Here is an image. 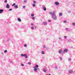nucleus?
<instances>
[{
	"label": "nucleus",
	"mask_w": 75,
	"mask_h": 75,
	"mask_svg": "<svg viewBox=\"0 0 75 75\" xmlns=\"http://www.w3.org/2000/svg\"><path fill=\"white\" fill-rule=\"evenodd\" d=\"M50 14L52 15V17L54 20H57V17L55 15V11L52 12H50Z\"/></svg>",
	"instance_id": "1"
},
{
	"label": "nucleus",
	"mask_w": 75,
	"mask_h": 75,
	"mask_svg": "<svg viewBox=\"0 0 75 75\" xmlns=\"http://www.w3.org/2000/svg\"><path fill=\"white\" fill-rule=\"evenodd\" d=\"M21 57H25L26 58H27L28 57H27V55L26 54H21Z\"/></svg>",
	"instance_id": "2"
},
{
	"label": "nucleus",
	"mask_w": 75,
	"mask_h": 75,
	"mask_svg": "<svg viewBox=\"0 0 75 75\" xmlns=\"http://www.w3.org/2000/svg\"><path fill=\"white\" fill-rule=\"evenodd\" d=\"M33 68L34 69L33 70V71H35V72H37V70H40V69L39 68H37L35 67H33Z\"/></svg>",
	"instance_id": "3"
},
{
	"label": "nucleus",
	"mask_w": 75,
	"mask_h": 75,
	"mask_svg": "<svg viewBox=\"0 0 75 75\" xmlns=\"http://www.w3.org/2000/svg\"><path fill=\"white\" fill-rule=\"evenodd\" d=\"M42 7L44 11H46L47 8H46V7H45V6H44V5L42 6Z\"/></svg>",
	"instance_id": "4"
},
{
	"label": "nucleus",
	"mask_w": 75,
	"mask_h": 75,
	"mask_svg": "<svg viewBox=\"0 0 75 75\" xmlns=\"http://www.w3.org/2000/svg\"><path fill=\"white\" fill-rule=\"evenodd\" d=\"M68 52V49H64V51L62 52L63 54H64V52Z\"/></svg>",
	"instance_id": "5"
},
{
	"label": "nucleus",
	"mask_w": 75,
	"mask_h": 75,
	"mask_svg": "<svg viewBox=\"0 0 75 75\" xmlns=\"http://www.w3.org/2000/svg\"><path fill=\"white\" fill-rule=\"evenodd\" d=\"M6 7L7 8H10V5H9V4H6Z\"/></svg>",
	"instance_id": "6"
},
{
	"label": "nucleus",
	"mask_w": 75,
	"mask_h": 75,
	"mask_svg": "<svg viewBox=\"0 0 75 75\" xmlns=\"http://www.w3.org/2000/svg\"><path fill=\"white\" fill-rule=\"evenodd\" d=\"M43 71L44 72H47V69L45 68H43Z\"/></svg>",
	"instance_id": "7"
},
{
	"label": "nucleus",
	"mask_w": 75,
	"mask_h": 75,
	"mask_svg": "<svg viewBox=\"0 0 75 75\" xmlns=\"http://www.w3.org/2000/svg\"><path fill=\"white\" fill-rule=\"evenodd\" d=\"M55 4L56 5H58L59 4V2H58V1H56L55 2Z\"/></svg>",
	"instance_id": "8"
},
{
	"label": "nucleus",
	"mask_w": 75,
	"mask_h": 75,
	"mask_svg": "<svg viewBox=\"0 0 75 75\" xmlns=\"http://www.w3.org/2000/svg\"><path fill=\"white\" fill-rule=\"evenodd\" d=\"M17 20L18 21H19V22H21V20L20 18H18L17 19Z\"/></svg>",
	"instance_id": "9"
},
{
	"label": "nucleus",
	"mask_w": 75,
	"mask_h": 75,
	"mask_svg": "<svg viewBox=\"0 0 75 75\" xmlns=\"http://www.w3.org/2000/svg\"><path fill=\"white\" fill-rule=\"evenodd\" d=\"M34 68H38L39 67V66H38V65L37 64H36L35 66L33 67Z\"/></svg>",
	"instance_id": "10"
},
{
	"label": "nucleus",
	"mask_w": 75,
	"mask_h": 75,
	"mask_svg": "<svg viewBox=\"0 0 75 75\" xmlns=\"http://www.w3.org/2000/svg\"><path fill=\"white\" fill-rule=\"evenodd\" d=\"M3 11H4L3 9H0V14H1L2 12H3Z\"/></svg>",
	"instance_id": "11"
},
{
	"label": "nucleus",
	"mask_w": 75,
	"mask_h": 75,
	"mask_svg": "<svg viewBox=\"0 0 75 75\" xmlns=\"http://www.w3.org/2000/svg\"><path fill=\"white\" fill-rule=\"evenodd\" d=\"M43 25H47V23L45 22H43Z\"/></svg>",
	"instance_id": "12"
},
{
	"label": "nucleus",
	"mask_w": 75,
	"mask_h": 75,
	"mask_svg": "<svg viewBox=\"0 0 75 75\" xmlns=\"http://www.w3.org/2000/svg\"><path fill=\"white\" fill-rule=\"evenodd\" d=\"M62 51V49H60L59 50V54H61V52Z\"/></svg>",
	"instance_id": "13"
},
{
	"label": "nucleus",
	"mask_w": 75,
	"mask_h": 75,
	"mask_svg": "<svg viewBox=\"0 0 75 75\" xmlns=\"http://www.w3.org/2000/svg\"><path fill=\"white\" fill-rule=\"evenodd\" d=\"M69 74H72L73 72V71L72 70H70L69 71Z\"/></svg>",
	"instance_id": "14"
},
{
	"label": "nucleus",
	"mask_w": 75,
	"mask_h": 75,
	"mask_svg": "<svg viewBox=\"0 0 75 75\" xmlns=\"http://www.w3.org/2000/svg\"><path fill=\"white\" fill-rule=\"evenodd\" d=\"M14 7L16 8H18V6L17 5H15L14 6Z\"/></svg>",
	"instance_id": "15"
},
{
	"label": "nucleus",
	"mask_w": 75,
	"mask_h": 75,
	"mask_svg": "<svg viewBox=\"0 0 75 75\" xmlns=\"http://www.w3.org/2000/svg\"><path fill=\"white\" fill-rule=\"evenodd\" d=\"M41 53L42 54H45V53H44V51H42Z\"/></svg>",
	"instance_id": "16"
},
{
	"label": "nucleus",
	"mask_w": 75,
	"mask_h": 75,
	"mask_svg": "<svg viewBox=\"0 0 75 75\" xmlns=\"http://www.w3.org/2000/svg\"><path fill=\"white\" fill-rule=\"evenodd\" d=\"M59 16H62V13H59Z\"/></svg>",
	"instance_id": "17"
},
{
	"label": "nucleus",
	"mask_w": 75,
	"mask_h": 75,
	"mask_svg": "<svg viewBox=\"0 0 75 75\" xmlns=\"http://www.w3.org/2000/svg\"><path fill=\"white\" fill-rule=\"evenodd\" d=\"M32 6L33 7H35V4H33Z\"/></svg>",
	"instance_id": "18"
},
{
	"label": "nucleus",
	"mask_w": 75,
	"mask_h": 75,
	"mask_svg": "<svg viewBox=\"0 0 75 75\" xmlns=\"http://www.w3.org/2000/svg\"><path fill=\"white\" fill-rule=\"evenodd\" d=\"M68 60L69 61H71V58H69Z\"/></svg>",
	"instance_id": "19"
},
{
	"label": "nucleus",
	"mask_w": 75,
	"mask_h": 75,
	"mask_svg": "<svg viewBox=\"0 0 75 75\" xmlns=\"http://www.w3.org/2000/svg\"><path fill=\"white\" fill-rule=\"evenodd\" d=\"M67 21L65 20V21H63L64 23H67Z\"/></svg>",
	"instance_id": "20"
},
{
	"label": "nucleus",
	"mask_w": 75,
	"mask_h": 75,
	"mask_svg": "<svg viewBox=\"0 0 75 75\" xmlns=\"http://www.w3.org/2000/svg\"><path fill=\"white\" fill-rule=\"evenodd\" d=\"M4 2L5 3H6L7 2V0H5L4 1Z\"/></svg>",
	"instance_id": "21"
},
{
	"label": "nucleus",
	"mask_w": 75,
	"mask_h": 75,
	"mask_svg": "<svg viewBox=\"0 0 75 75\" xmlns=\"http://www.w3.org/2000/svg\"><path fill=\"white\" fill-rule=\"evenodd\" d=\"M68 42H71V40L70 39H69L68 40Z\"/></svg>",
	"instance_id": "22"
},
{
	"label": "nucleus",
	"mask_w": 75,
	"mask_h": 75,
	"mask_svg": "<svg viewBox=\"0 0 75 75\" xmlns=\"http://www.w3.org/2000/svg\"><path fill=\"white\" fill-rule=\"evenodd\" d=\"M7 52V50H5L4 51V53H6Z\"/></svg>",
	"instance_id": "23"
},
{
	"label": "nucleus",
	"mask_w": 75,
	"mask_h": 75,
	"mask_svg": "<svg viewBox=\"0 0 75 75\" xmlns=\"http://www.w3.org/2000/svg\"><path fill=\"white\" fill-rule=\"evenodd\" d=\"M55 69H58V68L57 67V66H55Z\"/></svg>",
	"instance_id": "24"
},
{
	"label": "nucleus",
	"mask_w": 75,
	"mask_h": 75,
	"mask_svg": "<svg viewBox=\"0 0 75 75\" xmlns=\"http://www.w3.org/2000/svg\"><path fill=\"white\" fill-rule=\"evenodd\" d=\"M67 12L68 13H71V12L70 11H68Z\"/></svg>",
	"instance_id": "25"
},
{
	"label": "nucleus",
	"mask_w": 75,
	"mask_h": 75,
	"mask_svg": "<svg viewBox=\"0 0 75 75\" xmlns=\"http://www.w3.org/2000/svg\"><path fill=\"white\" fill-rule=\"evenodd\" d=\"M13 9H12V8H10L8 10V11H11Z\"/></svg>",
	"instance_id": "26"
},
{
	"label": "nucleus",
	"mask_w": 75,
	"mask_h": 75,
	"mask_svg": "<svg viewBox=\"0 0 75 75\" xmlns=\"http://www.w3.org/2000/svg\"><path fill=\"white\" fill-rule=\"evenodd\" d=\"M32 19L33 20H34L35 19V18H34V17H32Z\"/></svg>",
	"instance_id": "27"
},
{
	"label": "nucleus",
	"mask_w": 75,
	"mask_h": 75,
	"mask_svg": "<svg viewBox=\"0 0 75 75\" xmlns=\"http://www.w3.org/2000/svg\"><path fill=\"white\" fill-rule=\"evenodd\" d=\"M16 6V4H15V3L13 4L12 5V6Z\"/></svg>",
	"instance_id": "28"
},
{
	"label": "nucleus",
	"mask_w": 75,
	"mask_h": 75,
	"mask_svg": "<svg viewBox=\"0 0 75 75\" xmlns=\"http://www.w3.org/2000/svg\"><path fill=\"white\" fill-rule=\"evenodd\" d=\"M72 25H75V23H73Z\"/></svg>",
	"instance_id": "29"
},
{
	"label": "nucleus",
	"mask_w": 75,
	"mask_h": 75,
	"mask_svg": "<svg viewBox=\"0 0 75 75\" xmlns=\"http://www.w3.org/2000/svg\"><path fill=\"white\" fill-rule=\"evenodd\" d=\"M31 16H32V17H33V16H34V14H32L31 15Z\"/></svg>",
	"instance_id": "30"
},
{
	"label": "nucleus",
	"mask_w": 75,
	"mask_h": 75,
	"mask_svg": "<svg viewBox=\"0 0 75 75\" xmlns=\"http://www.w3.org/2000/svg\"><path fill=\"white\" fill-rule=\"evenodd\" d=\"M24 47H27V45L26 44L24 45Z\"/></svg>",
	"instance_id": "31"
},
{
	"label": "nucleus",
	"mask_w": 75,
	"mask_h": 75,
	"mask_svg": "<svg viewBox=\"0 0 75 75\" xmlns=\"http://www.w3.org/2000/svg\"><path fill=\"white\" fill-rule=\"evenodd\" d=\"M31 28L32 30H34V27H31Z\"/></svg>",
	"instance_id": "32"
},
{
	"label": "nucleus",
	"mask_w": 75,
	"mask_h": 75,
	"mask_svg": "<svg viewBox=\"0 0 75 75\" xmlns=\"http://www.w3.org/2000/svg\"><path fill=\"white\" fill-rule=\"evenodd\" d=\"M21 66H22L23 67V66H24V64H21Z\"/></svg>",
	"instance_id": "33"
},
{
	"label": "nucleus",
	"mask_w": 75,
	"mask_h": 75,
	"mask_svg": "<svg viewBox=\"0 0 75 75\" xmlns=\"http://www.w3.org/2000/svg\"><path fill=\"white\" fill-rule=\"evenodd\" d=\"M66 30H69L68 28H66Z\"/></svg>",
	"instance_id": "34"
},
{
	"label": "nucleus",
	"mask_w": 75,
	"mask_h": 75,
	"mask_svg": "<svg viewBox=\"0 0 75 75\" xmlns=\"http://www.w3.org/2000/svg\"><path fill=\"white\" fill-rule=\"evenodd\" d=\"M64 39H65V38H67V36H64Z\"/></svg>",
	"instance_id": "35"
},
{
	"label": "nucleus",
	"mask_w": 75,
	"mask_h": 75,
	"mask_svg": "<svg viewBox=\"0 0 75 75\" xmlns=\"http://www.w3.org/2000/svg\"><path fill=\"white\" fill-rule=\"evenodd\" d=\"M28 64H29V65H31V63L29 62L28 63Z\"/></svg>",
	"instance_id": "36"
},
{
	"label": "nucleus",
	"mask_w": 75,
	"mask_h": 75,
	"mask_svg": "<svg viewBox=\"0 0 75 75\" xmlns=\"http://www.w3.org/2000/svg\"><path fill=\"white\" fill-rule=\"evenodd\" d=\"M23 1L24 3H26L27 2V0H25Z\"/></svg>",
	"instance_id": "37"
},
{
	"label": "nucleus",
	"mask_w": 75,
	"mask_h": 75,
	"mask_svg": "<svg viewBox=\"0 0 75 75\" xmlns=\"http://www.w3.org/2000/svg\"><path fill=\"white\" fill-rule=\"evenodd\" d=\"M33 2L34 3H36V2H35V1H33Z\"/></svg>",
	"instance_id": "38"
},
{
	"label": "nucleus",
	"mask_w": 75,
	"mask_h": 75,
	"mask_svg": "<svg viewBox=\"0 0 75 75\" xmlns=\"http://www.w3.org/2000/svg\"><path fill=\"white\" fill-rule=\"evenodd\" d=\"M48 21L49 22H51V20H49Z\"/></svg>",
	"instance_id": "39"
},
{
	"label": "nucleus",
	"mask_w": 75,
	"mask_h": 75,
	"mask_svg": "<svg viewBox=\"0 0 75 75\" xmlns=\"http://www.w3.org/2000/svg\"><path fill=\"white\" fill-rule=\"evenodd\" d=\"M23 8H24L25 7V6H23Z\"/></svg>",
	"instance_id": "40"
},
{
	"label": "nucleus",
	"mask_w": 75,
	"mask_h": 75,
	"mask_svg": "<svg viewBox=\"0 0 75 75\" xmlns=\"http://www.w3.org/2000/svg\"><path fill=\"white\" fill-rule=\"evenodd\" d=\"M45 45H44V46H43V47H44V48H45Z\"/></svg>",
	"instance_id": "41"
},
{
	"label": "nucleus",
	"mask_w": 75,
	"mask_h": 75,
	"mask_svg": "<svg viewBox=\"0 0 75 75\" xmlns=\"http://www.w3.org/2000/svg\"><path fill=\"white\" fill-rule=\"evenodd\" d=\"M33 25V23H32L31 24V25Z\"/></svg>",
	"instance_id": "42"
},
{
	"label": "nucleus",
	"mask_w": 75,
	"mask_h": 75,
	"mask_svg": "<svg viewBox=\"0 0 75 75\" xmlns=\"http://www.w3.org/2000/svg\"><path fill=\"white\" fill-rule=\"evenodd\" d=\"M46 75H51V74H47Z\"/></svg>",
	"instance_id": "43"
},
{
	"label": "nucleus",
	"mask_w": 75,
	"mask_h": 75,
	"mask_svg": "<svg viewBox=\"0 0 75 75\" xmlns=\"http://www.w3.org/2000/svg\"><path fill=\"white\" fill-rule=\"evenodd\" d=\"M59 40H60L61 39V38H59Z\"/></svg>",
	"instance_id": "44"
},
{
	"label": "nucleus",
	"mask_w": 75,
	"mask_h": 75,
	"mask_svg": "<svg viewBox=\"0 0 75 75\" xmlns=\"http://www.w3.org/2000/svg\"><path fill=\"white\" fill-rule=\"evenodd\" d=\"M62 58H60V59H61L62 60Z\"/></svg>",
	"instance_id": "45"
},
{
	"label": "nucleus",
	"mask_w": 75,
	"mask_h": 75,
	"mask_svg": "<svg viewBox=\"0 0 75 75\" xmlns=\"http://www.w3.org/2000/svg\"><path fill=\"white\" fill-rule=\"evenodd\" d=\"M35 28H36L37 27H36V26H35Z\"/></svg>",
	"instance_id": "46"
}]
</instances>
